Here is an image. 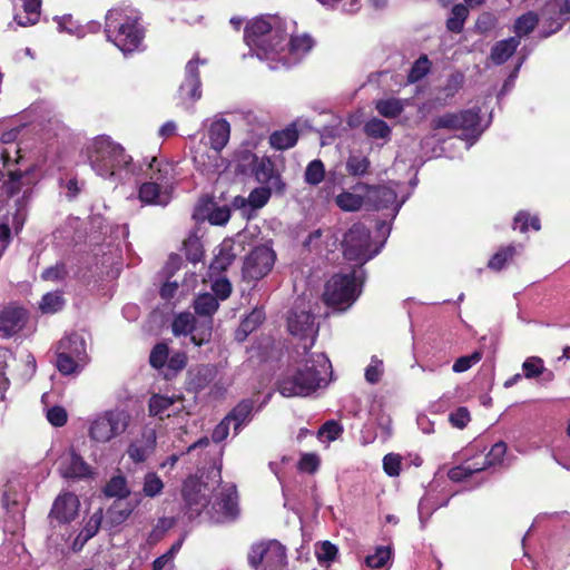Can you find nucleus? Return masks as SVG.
I'll return each instance as SVG.
<instances>
[{"label": "nucleus", "instance_id": "1", "mask_svg": "<svg viewBox=\"0 0 570 570\" xmlns=\"http://www.w3.org/2000/svg\"><path fill=\"white\" fill-rule=\"evenodd\" d=\"M91 168L104 178H124L138 175L139 168L126 149L109 136H97L87 147Z\"/></svg>", "mask_w": 570, "mask_h": 570}, {"label": "nucleus", "instance_id": "2", "mask_svg": "<svg viewBox=\"0 0 570 570\" xmlns=\"http://www.w3.org/2000/svg\"><path fill=\"white\" fill-rule=\"evenodd\" d=\"M140 17L128 7H115L107 11L105 33L124 53L138 50L145 38V28L139 22Z\"/></svg>", "mask_w": 570, "mask_h": 570}, {"label": "nucleus", "instance_id": "3", "mask_svg": "<svg viewBox=\"0 0 570 570\" xmlns=\"http://www.w3.org/2000/svg\"><path fill=\"white\" fill-rule=\"evenodd\" d=\"M244 40L249 49L262 60H281L286 51V32L273 27L267 19L256 18L244 29Z\"/></svg>", "mask_w": 570, "mask_h": 570}, {"label": "nucleus", "instance_id": "4", "mask_svg": "<svg viewBox=\"0 0 570 570\" xmlns=\"http://www.w3.org/2000/svg\"><path fill=\"white\" fill-rule=\"evenodd\" d=\"M355 272L348 274H334L324 285L322 302L334 312L347 311L357 299Z\"/></svg>", "mask_w": 570, "mask_h": 570}, {"label": "nucleus", "instance_id": "5", "mask_svg": "<svg viewBox=\"0 0 570 570\" xmlns=\"http://www.w3.org/2000/svg\"><path fill=\"white\" fill-rule=\"evenodd\" d=\"M86 358V342L79 334L71 333L57 343L55 365L61 375L80 373Z\"/></svg>", "mask_w": 570, "mask_h": 570}, {"label": "nucleus", "instance_id": "6", "mask_svg": "<svg viewBox=\"0 0 570 570\" xmlns=\"http://www.w3.org/2000/svg\"><path fill=\"white\" fill-rule=\"evenodd\" d=\"M322 381L321 372L314 363L309 365V361H307L292 375L279 379L277 390L285 397L308 396L321 387Z\"/></svg>", "mask_w": 570, "mask_h": 570}, {"label": "nucleus", "instance_id": "7", "mask_svg": "<svg viewBox=\"0 0 570 570\" xmlns=\"http://www.w3.org/2000/svg\"><path fill=\"white\" fill-rule=\"evenodd\" d=\"M247 561L254 570L285 569L286 548L277 540L256 542L248 550Z\"/></svg>", "mask_w": 570, "mask_h": 570}, {"label": "nucleus", "instance_id": "8", "mask_svg": "<svg viewBox=\"0 0 570 570\" xmlns=\"http://www.w3.org/2000/svg\"><path fill=\"white\" fill-rule=\"evenodd\" d=\"M129 423L130 415L125 410H108L90 424L89 438L96 442L106 443L125 433Z\"/></svg>", "mask_w": 570, "mask_h": 570}, {"label": "nucleus", "instance_id": "9", "mask_svg": "<svg viewBox=\"0 0 570 570\" xmlns=\"http://www.w3.org/2000/svg\"><path fill=\"white\" fill-rule=\"evenodd\" d=\"M342 247L344 257L360 265H363L377 254V250H370L371 232L361 223L353 224L344 234Z\"/></svg>", "mask_w": 570, "mask_h": 570}, {"label": "nucleus", "instance_id": "10", "mask_svg": "<svg viewBox=\"0 0 570 570\" xmlns=\"http://www.w3.org/2000/svg\"><path fill=\"white\" fill-rule=\"evenodd\" d=\"M287 328L293 336L299 338L311 337L309 345H305V350H309L318 334V324L315 322V315L304 302L295 303L289 311L287 317Z\"/></svg>", "mask_w": 570, "mask_h": 570}, {"label": "nucleus", "instance_id": "11", "mask_svg": "<svg viewBox=\"0 0 570 570\" xmlns=\"http://www.w3.org/2000/svg\"><path fill=\"white\" fill-rule=\"evenodd\" d=\"M210 489L207 483L202 482L197 478H188L181 490L185 503V513L189 520L197 518L202 511L208 507Z\"/></svg>", "mask_w": 570, "mask_h": 570}, {"label": "nucleus", "instance_id": "12", "mask_svg": "<svg viewBox=\"0 0 570 570\" xmlns=\"http://www.w3.org/2000/svg\"><path fill=\"white\" fill-rule=\"evenodd\" d=\"M276 255L265 245L254 247L245 257L243 277L246 281H258L265 277L273 268Z\"/></svg>", "mask_w": 570, "mask_h": 570}, {"label": "nucleus", "instance_id": "13", "mask_svg": "<svg viewBox=\"0 0 570 570\" xmlns=\"http://www.w3.org/2000/svg\"><path fill=\"white\" fill-rule=\"evenodd\" d=\"M480 124L479 111L466 109L459 112H446L431 120V128L449 130H475Z\"/></svg>", "mask_w": 570, "mask_h": 570}, {"label": "nucleus", "instance_id": "14", "mask_svg": "<svg viewBox=\"0 0 570 570\" xmlns=\"http://www.w3.org/2000/svg\"><path fill=\"white\" fill-rule=\"evenodd\" d=\"M29 320L28 311L17 304L9 303L0 309V336L10 338L18 334Z\"/></svg>", "mask_w": 570, "mask_h": 570}, {"label": "nucleus", "instance_id": "15", "mask_svg": "<svg viewBox=\"0 0 570 570\" xmlns=\"http://www.w3.org/2000/svg\"><path fill=\"white\" fill-rule=\"evenodd\" d=\"M80 502L76 494L71 492H63L59 494L53 501L52 508L49 512L50 524H68L72 522L79 512Z\"/></svg>", "mask_w": 570, "mask_h": 570}, {"label": "nucleus", "instance_id": "16", "mask_svg": "<svg viewBox=\"0 0 570 570\" xmlns=\"http://www.w3.org/2000/svg\"><path fill=\"white\" fill-rule=\"evenodd\" d=\"M246 159H249L252 174L261 184H271L277 191L285 189V183L282 181L281 175L275 170V164L269 157L258 158L255 154L246 151Z\"/></svg>", "mask_w": 570, "mask_h": 570}, {"label": "nucleus", "instance_id": "17", "mask_svg": "<svg viewBox=\"0 0 570 570\" xmlns=\"http://www.w3.org/2000/svg\"><path fill=\"white\" fill-rule=\"evenodd\" d=\"M543 16L544 23L548 27V30L543 31V37L557 33L570 21V0H551L547 2Z\"/></svg>", "mask_w": 570, "mask_h": 570}, {"label": "nucleus", "instance_id": "18", "mask_svg": "<svg viewBox=\"0 0 570 570\" xmlns=\"http://www.w3.org/2000/svg\"><path fill=\"white\" fill-rule=\"evenodd\" d=\"M199 59L195 58L187 62L185 67V79L179 86L178 98L185 104L194 102L202 97V80L198 70Z\"/></svg>", "mask_w": 570, "mask_h": 570}, {"label": "nucleus", "instance_id": "19", "mask_svg": "<svg viewBox=\"0 0 570 570\" xmlns=\"http://www.w3.org/2000/svg\"><path fill=\"white\" fill-rule=\"evenodd\" d=\"M396 193L387 186H367L365 191V205L374 210L386 209L396 203Z\"/></svg>", "mask_w": 570, "mask_h": 570}, {"label": "nucleus", "instance_id": "20", "mask_svg": "<svg viewBox=\"0 0 570 570\" xmlns=\"http://www.w3.org/2000/svg\"><path fill=\"white\" fill-rule=\"evenodd\" d=\"M197 170L202 174L210 175L217 174L226 169V161L222 157V151L212 150L208 151H195L193 157Z\"/></svg>", "mask_w": 570, "mask_h": 570}, {"label": "nucleus", "instance_id": "21", "mask_svg": "<svg viewBox=\"0 0 570 570\" xmlns=\"http://www.w3.org/2000/svg\"><path fill=\"white\" fill-rule=\"evenodd\" d=\"M156 434L154 431L144 433L142 436L131 442L127 449V454L135 463H142L155 451Z\"/></svg>", "mask_w": 570, "mask_h": 570}, {"label": "nucleus", "instance_id": "22", "mask_svg": "<svg viewBox=\"0 0 570 570\" xmlns=\"http://www.w3.org/2000/svg\"><path fill=\"white\" fill-rule=\"evenodd\" d=\"M208 138L212 150L222 151L230 138V125L222 118L210 124L208 129Z\"/></svg>", "mask_w": 570, "mask_h": 570}, {"label": "nucleus", "instance_id": "23", "mask_svg": "<svg viewBox=\"0 0 570 570\" xmlns=\"http://www.w3.org/2000/svg\"><path fill=\"white\" fill-rule=\"evenodd\" d=\"M299 134L295 124L288 125L282 130H275L269 135L268 141L275 150L293 148L298 140Z\"/></svg>", "mask_w": 570, "mask_h": 570}, {"label": "nucleus", "instance_id": "24", "mask_svg": "<svg viewBox=\"0 0 570 570\" xmlns=\"http://www.w3.org/2000/svg\"><path fill=\"white\" fill-rule=\"evenodd\" d=\"M265 317L263 308H254L242 320L239 326L236 328L235 340L237 342H244L250 333L256 331L263 324Z\"/></svg>", "mask_w": 570, "mask_h": 570}, {"label": "nucleus", "instance_id": "25", "mask_svg": "<svg viewBox=\"0 0 570 570\" xmlns=\"http://www.w3.org/2000/svg\"><path fill=\"white\" fill-rule=\"evenodd\" d=\"M235 258L236 255L230 244L223 243L219 245L218 252L215 254L209 265L210 276L220 275L222 273L226 272Z\"/></svg>", "mask_w": 570, "mask_h": 570}, {"label": "nucleus", "instance_id": "26", "mask_svg": "<svg viewBox=\"0 0 570 570\" xmlns=\"http://www.w3.org/2000/svg\"><path fill=\"white\" fill-rule=\"evenodd\" d=\"M519 45L520 40L517 37H510L508 39L498 41L491 49V61L497 66L503 65L514 55Z\"/></svg>", "mask_w": 570, "mask_h": 570}, {"label": "nucleus", "instance_id": "27", "mask_svg": "<svg viewBox=\"0 0 570 570\" xmlns=\"http://www.w3.org/2000/svg\"><path fill=\"white\" fill-rule=\"evenodd\" d=\"M253 410L254 401L252 399H244L226 415L230 422H234V431L236 434L240 431L242 425L250 420Z\"/></svg>", "mask_w": 570, "mask_h": 570}, {"label": "nucleus", "instance_id": "28", "mask_svg": "<svg viewBox=\"0 0 570 570\" xmlns=\"http://www.w3.org/2000/svg\"><path fill=\"white\" fill-rule=\"evenodd\" d=\"M23 11L14 14V21L22 27L38 22L40 17L41 0H23Z\"/></svg>", "mask_w": 570, "mask_h": 570}, {"label": "nucleus", "instance_id": "29", "mask_svg": "<svg viewBox=\"0 0 570 570\" xmlns=\"http://www.w3.org/2000/svg\"><path fill=\"white\" fill-rule=\"evenodd\" d=\"M213 334V320L196 321L190 331V342L196 346L209 343Z\"/></svg>", "mask_w": 570, "mask_h": 570}, {"label": "nucleus", "instance_id": "30", "mask_svg": "<svg viewBox=\"0 0 570 570\" xmlns=\"http://www.w3.org/2000/svg\"><path fill=\"white\" fill-rule=\"evenodd\" d=\"M63 475L66 478H86L90 475V468L82 456L72 450Z\"/></svg>", "mask_w": 570, "mask_h": 570}, {"label": "nucleus", "instance_id": "31", "mask_svg": "<svg viewBox=\"0 0 570 570\" xmlns=\"http://www.w3.org/2000/svg\"><path fill=\"white\" fill-rule=\"evenodd\" d=\"M107 498L126 499L130 494L127 480L124 475L112 476L102 489Z\"/></svg>", "mask_w": 570, "mask_h": 570}, {"label": "nucleus", "instance_id": "32", "mask_svg": "<svg viewBox=\"0 0 570 570\" xmlns=\"http://www.w3.org/2000/svg\"><path fill=\"white\" fill-rule=\"evenodd\" d=\"M522 371L525 379H535L542 374L547 375V380L553 379V372L544 367V362L539 356L528 357L522 363Z\"/></svg>", "mask_w": 570, "mask_h": 570}, {"label": "nucleus", "instance_id": "33", "mask_svg": "<svg viewBox=\"0 0 570 570\" xmlns=\"http://www.w3.org/2000/svg\"><path fill=\"white\" fill-rule=\"evenodd\" d=\"M515 253L517 249L513 245L500 247L489 259L488 268L494 272L502 271L513 259Z\"/></svg>", "mask_w": 570, "mask_h": 570}, {"label": "nucleus", "instance_id": "34", "mask_svg": "<svg viewBox=\"0 0 570 570\" xmlns=\"http://www.w3.org/2000/svg\"><path fill=\"white\" fill-rule=\"evenodd\" d=\"M218 299L210 293L198 295L194 302L195 313L208 318H212V315L218 309Z\"/></svg>", "mask_w": 570, "mask_h": 570}, {"label": "nucleus", "instance_id": "35", "mask_svg": "<svg viewBox=\"0 0 570 570\" xmlns=\"http://www.w3.org/2000/svg\"><path fill=\"white\" fill-rule=\"evenodd\" d=\"M468 17L469 10L466 6L462 3L454 4L451 9V16L446 20V29L453 33L462 32Z\"/></svg>", "mask_w": 570, "mask_h": 570}, {"label": "nucleus", "instance_id": "36", "mask_svg": "<svg viewBox=\"0 0 570 570\" xmlns=\"http://www.w3.org/2000/svg\"><path fill=\"white\" fill-rule=\"evenodd\" d=\"M134 509L130 503L115 501L107 510V519L111 525H119L129 518Z\"/></svg>", "mask_w": 570, "mask_h": 570}, {"label": "nucleus", "instance_id": "37", "mask_svg": "<svg viewBox=\"0 0 570 570\" xmlns=\"http://www.w3.org/2000/svg\"><path fill=\"white\" fill-rule=\"evenodd\" d=\"M539 23V16L534 11H528L514 21V32L517 38L520 40L521 37L531 33Z\"/></svg>", "mask_w": 570, "mask_h": 570}, {"label": "nucleus", "instance_id": "38", "mask_svg": "<svg viewBox=\"0 0 570 570\" xmlns=\"http://www.w3.org/2000/svg\"><path fill=\"white\" fill-rule=\"evenodd\" d=\"M314 46V40L308 35L292 36L289 40L286 39V49L295 57L307 53Z\"/></svg>", "mask_w": 570, "mask_h": 570}, {"label": "nucleus", "instance_id": "39", "mask_svg": "<svg viewBox=\"0 0 570 570\" xmlns=\"http://www.w3.org/2000/svg\"><path fill=\"white\" fill-rule=\"evenodd\" d=\"M65 303L61 292H49L42 296L39 308L43 314H55L63 308Z\"/></svg>", "mask_w": 570, "mask_h": 570}, {"label": "nucleus", "instance_id": "40", "mask_svg": "<svg viewBox=\"0 0 570 570\" xmlns=\"http://www.w3.org/2000/svg\"><path fill=\"white\" fill-rule=\"evenodd\" d=\"M148 175L151 183H158L159 186L167 184L169 180V165L154 156L148 165Z\"/></svg>", "mask_w": 570, "mask_h": 570}, {"label": "nucleus", "instance_id": "41", "mask_svg": "<svg viewBox=\"0 0 570 570\" xmlns=\"http://www.w3.org/2000/svg\"><path fill=\"white\" fill-rule=\"evenodd\" d=\"M432 68V62L426 55H421L412 65L407 73V83H415L422 80Z\"/></svg>", "mask_w": 570, "mask_h": 570}, {"label": "nucleus", "instance_id": "42", "mask_svg": "<svg viewBox=\"0 0 570 570\" xmlns=\"http://www.w3.org/2000/svg\"><path fill=\"white\" fill-rule=\"evenodd\" d=\"M375 108L385 118H396L404 110L403 104L396 98L381 99L376 102Z\"/></svg>", "mask_w": 570, "mask_h": 570}, {"label": "nucleus", "instance_id": "43", "mask_svg": "<svg viewBox=\"0 0 570 570\" xmlns=\"http://www.w3.org/2000/svg\"><path fill=\"white\" fill-rule=\"evenodd\" d=\"M188 363V356L186 352L178 351L168 357L166 364L165 379L170 380L181 372Z\"/></svg>", "mask_w": 570, "mask_h": 570}, {"label": "nucleus", "instance_id": "44", "mask_svg": "<svg viewBox=\"0 0 570 570\" xmlns=\"http://www.w3.org/2000/svg\"><path fill=\"white\" fill-rule=\"evenodd\" d=\"M514 229H519L521 233H527L529 229L539 232L541 229V223L538 216H532L525 210H520L514 217Z\"/></svg>", "mask_w": 570, "mask_h": 570}, {"label": "nucleus", "instance_id": "45", "mask_svg": "<svg viewBox=\"0 0 570 570\" xmlns=\"http://www.w3.org/2000/svg\"><path fill=\"white\" fill-rule=\"evenodd\" d=\"M315 556L320 564H326L336 560L338 548L328 540L321 541L316 544Z\"/></svg>", "mask_w": 570, "mask_h": 570}, {"label": "nucleus", "instance_id": "46", "mask_svg": "<svg viewBox=\"0 0 570 570\" xmlns=\"http://www.w3.org/2000/svg\"><path fill=\"white\" fill-rule=\"evenodd\" d=\"M325 178V166L321 159H314L306 166L304 179L308 185L317 186Z\"/></svg>", "mask_w": 570, "mask_h": 570}, {"label": "nucleus", "instance_id": "47", "mask_svg": "<svg viewBox=\"0 0 570 570\" xmlns=\"http://www.w3.org/2000/svg\"><path fill=\"white\" fill-rule=\"evenodd\" d=\"M336 205L345 212H355L358 210L363 204H365V196L362 197L360 195L343 191L336 197Z\"/></svg>", "mask_w": 570, "mask_h": 570}, {"label": "nucleus", "instance_id": "48", "mask_svg": "<svg viewBox=\"0 0 570 570\" xmlns=\"http://www.w3.org/2000/svg\"><path fill=\"white\" fill-rule=\"evenodd\" d=\"M184 252L186 258L191 263H198L204 256V248L200 239L196 235H190L184 240Z\"/></svg>", "mask_w": 570, "mask_h": 570}, {"label": "nucleus", "instance_id": "49", "mask_svg": "<svg viewBox=\"0 0 570 570\" xmlns=\"http://www.w3.org/2000/svg\"><path fill=\"white\" fill-rule=\"evenodd\" d=\"M215 505L218 507V512L227 519H235L238 514V507L236 499L232 493H222Z\"/></svg>", "mask_w": 570, "mask_h": 570}, {"label": "nucleus", "instance_id": "50", "mask_svg": "<svg viewBox=\"0 0 570 570\" xmlns=\"http://www.w3.org/2000/svg\"><path fill=\"white\" fill-rule=\"evenodd\" d=\"M196 321L195 316L190 313L176 315L171 324L173 334L175 336L189 334Z\"/></svg>", "mask_w": 570, "mask_h": 570}, {"label": "nucleus", "instance_id": "51", "mask_svg": "<svg viewBox=\"0 0 570 570\" xmlns=\"http://www.w3.org/2000/svg\"><path fill=\"white\" fill-rule=\"evenodd\" d=\"M169 357V346L165 342L157 343L149 355V364L156 370H161L166 366Z\"/></svg>", "mask_w": 570, "mask_h": 570}, {"label": "nucleus", "instance_id": "52", "mask_svg": "<svg viewBox=\"0 0 570 570\" xmlns=\"http://www.w3.org/2000/svg\"><path fill=\"white\" fill-rule=\"evenodd\" d=\"M392 553L391 547L379 546L373 554H368L365 558V563L370 568L381 569L389 562Z\"/></svg>", "mask_w": 570, "mask_h": 570}, {"label": "nucleus", "instance_id": "53", "mask_svg": "<svg viewBox=\"0 0 570 570\" xmlns=\"http://www.w3.org/2000/svg\"><path fill=\"white\" fill-rule=\"evenodd\" d=\"M507 453V444L502 441L497 442L492 445L488 454L484 456L483 462L481 464L478 463L479 468H482V471L489 466L497 465L502 462L504 455Z\"/></svg>", "mask_w": 570, "mask_h": 570}, {"label": "nucleus", "instance_id": "54", "mask_svg": "<svg viewBox=\"0 0 570 570\" xmlns=\"http://www.w3.org/2000/svg\"><path fill=\"white\" fill-rule=\"evenodd\" d=\"M26 173L21 170L9 171L8 179L3 181L1 188L8 197H13L19 194L23 186V177Z\"/></svg>", "mask_w": 570, "mask_h": 570}, {"label": "nucleus", "instance_id": "55", "mask_svg": "<svg viewBox=\"0 0 570 570\" xmlns=\"http://www.w3.org/2000/svg\"><path fill=\"white\" fill-rule=\"evenodd\" d=\"M482 471V468L478 466V463H463L458 466H453L449 470L448 476L453 482H462L470 478L472 474Z\"/></svg>", "mask_w": 570, "mask_h": 570}, {"label": "nucleus", "instance_id": "56", "mask_svg": "<svg viewBox=\"0 0 570 570\" xmlns=\"http://www.w3.org/2000/svg\"><path fill=\"white\" fill-rule=\"evenodd\" d=\"M164 482L155 472H148L145 474L142 493L148 498H155L159 495L164 490Z\"/></svg>", "mask_w": 570, "mask_h": 570}, {"label": "nucleus", "instance_id": "57", "mask_svg": "<svg viewBox=\"0 0 570 570\" xmlns=\"http://www.w3.org/2000/svg\"><path fill=\"white\" fill-rule=\"evenodd\" d=\"M371 161L365 156L351 155L346 160V171L351 176H363L367 174Z\"/></svg>", "mask_w": 570, "mask_h": 570}, {"label": "nucleus", "instance_id": "58", "mask_svg": "<svg viewBox=\"0 0 570 570\" xmlns=\"http://www.w3.org/2000/svg\"><path fill=\"white\" fill-rule=\"evenodd\" d=\"M364 132L371 138H386L391 134L390 126L382 119L372 118L364 126Z\"/></svg>", "mask_w": 570, "mask_h": 570}, {"label": "nucleus", "instance_id": "59", "mask_svg": "<svg viewBox=\"0 0 570 570\" xmlns=\"http://www.w3.org/2000/svg\"><path fill=\"white\" fill-rule=\"evenodd\" d=\"M138 196L145 204H159L160 186L158 183L146 181L139 187Z\"/></svg>", "mask_w": 570, "mask_h": 570}, {"label": "nucleus", "instance_id": "60", "mask_svg": "<svg viewBox=\"0 0 570 570\" xmlns=\"http://www.w3.org/2000/svg\"><path fill=\"white\" fill-rule=\"evenodd\" d=\"M174 404V400L160 394H155L149 400V415L159 416L163 419V414Z\"/></svg>", "mask_w": 570, "mask_h": 570}, {"label": "nucleus", "instance_id": "61", "mask_svg": "<svg viewBox=\"0 0 570 570\" xmlns=\"http://www.w3.org/2000/svg\"><path fill=\"white\" fill-rule=\"evenodd\" d=\"M102 518H104V515H102L101 508L91 514V517L86 522L82 530L80 531V534H82L85 537V540H90L98 533V531L101 527Z\"/></svg>", "mask_w": 570, "mask_h": 570}, {"label": "nucleus", "instance_id": "62", "mask_svg": "<svg viewBox=\"0 0 570 570\" xmlns=\"http://www.w3.org/2000/svg\"><path fill=\"white\" fill-rule=\"evenodd\" d=\"M68 275L67 265L63 262L45 268L41 273L43 281L59 282L63 281Z\"/></svg>", "mask_w": 570, "mask_h": 570}, {"label": "nucleus", "instance_id": "63", "mask_svg": "<svg viewBox=\"0 0 570 570\" xmlns=\"http://www.w3.org/2000/svg\"><path fill=\"white\" fill-rule=\"evenodd\" d=\"M481 358H482V352L474 351L470 355H464V356H461V357L456 358V361L454 362V364L452 366V370L455 373L465 372L469 368H471L474 364L480 362Z\"/></svg>", "mask_w": 570, "mask_h": 570}, {"label": "nucleus", "instance_id": "64", "mask_svg": "<svg viewBox=\"0 0 570 570\" xmlns=\"http://www.w3.org/2000/svg\"><path fill=\"white\" fill-rule=\"evenodd\" d=\"M402 458L396 453H389L383 458V470L389 476H399L401 473Z\"/></svg>", "mask_w": 570, "mask_h": 570}]
</instances>
